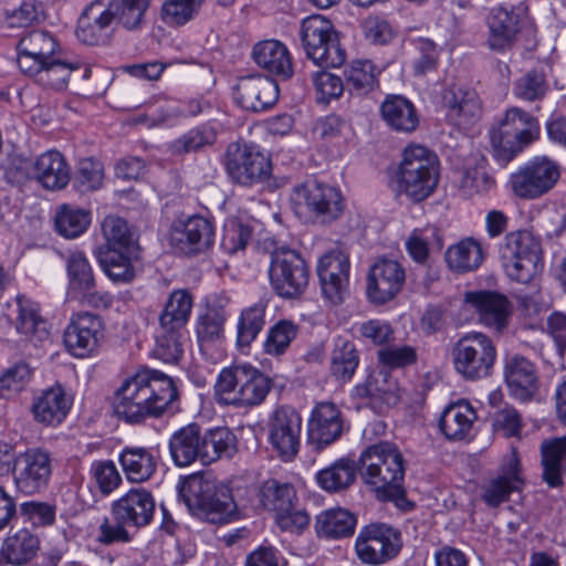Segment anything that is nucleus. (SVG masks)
Wrapping results in <instances>:
<instances>
[{
	"instance_id": "59",
	"label": "nucleus",
	"mask_w": 566,
	"mask_h": 566,
	"mask_svg": "<svg viewBox=\"0 0 566 566\" xmlns=\"http://www.w3.org/2000/svg\"><path fill=\"white\" fill-rule=\"evenodd\" d=\"M203 0H167L161 7V19L168 25H184L198 13Z\"/></svg>"
},
{
	"instance_id": "26",
	"label": "nucleus",
	"mask_w": 566,
	"mask_h": 566,
	"mask_svg": "<svg viewBox=\"0 0 566 566\" xmlns=\"http://www.w3.org/2000/svg\"><path fill=\"white\" fill-rule=\"evenodd\" d=\"M442 106L448 122L460 128L472 126L482 113L476 92L461 86H452L444 91Z\"/></svg>"
},
{
	"instance_id": "39",
	"label": "nucleus",
	"mask_w": 566,
	"mask_h": 566,
	"mask_svg": "<svg viewBox=\"0 0 566 566\" xmlns=\"http://www.w3.org/2000/svg\"><path fill=\"white\" fill-rule=\"evenodd\" d=\"M119 463L128 481L143 483L148 481L157 470V459L150 449L126 447L119 454Z\"/></svg>"
},
{
	"instance_id": "64",
	"label": "nucleus",
	"mask_w": 566,
	"mask_h": 566,
	"mask_svg": "<svg viewBox=\"0 0 566 566\" xmlns=\"http://www.w3.org/2000/svg\"><path fill=\"white\" fill-rule=\"evenodd\" d=\"M252 230L238 219H229L224 223L221 247L224 252L234 254L245 249L251 239Z\"/></svg>"
},
{
	"instance_id": "58",
	"label": "nucleus",
	"mask_w": 566,
	"mask_h": 566,
	"mask_svg": "<svg viewBox=\"0 0 566 566\" xmlns=\"http://www.w3.org/2000/svg\"><path fill=\"white\" fill-rule=\"evenodd\" d=\"M227 313L222 307L210 306L201 314L197 323V336L200 343H212L223 333Z\"/></svg>"
},
{
	"instance_id": "24",
	"label": "nucleus",
	"mask_w": 566,
	"mask_h": 566,
	"mask_svg": "<svg viewBox=\"0 0 566 566\" xmlns=\"http://www.w3.org/2000/svg\"><path fill=\"white\" fill-rule=\"evenodd\" d=\"M342 413L333 402H318L308 421V442L321 450L335 442L343 433Z\"/></svg>"
},
{
	"instance_id": "8",
	"label": "nucleus",
	"mask_w": 566,
	"mask_h": 566,
	"mask_svg": "<svg viewBox=\"0 0 566 566\" xmlns=\"http://www.w3.org/2000/svg\"><path fill=\"white\" fill-rule=\"evenodd\" d=\"M500 259L506 275L518 283L531 282L543 270L541 242L527 230L505 235L500 247Z\"/></svg>"
},
{
	"instance_id": "7",
	"label": "nucleus",
	"mask_w": 566,
	"mask_h": 566,
	"mask_svg": "<svg viewBox=\"0 0 566 566\" xmlns=\"http://www.w3.org/2000/svg\"><path fill=\"white\" fill-rule=\"evenodd\" d=\"M496 347L491 337L481 332H469L457 339L450 356L455 373L467 381H478L491 376Z\"/></svg>"
},
{
	"instance_id": "3",
	"label": "nucleus",
	"mask_w": 566,
	"mask_h": 566,
	"mask_svg": "<svg viewBox=\"0 0 566 566\" xmlns=\"http://www.w3.org/2000/svg\"><path fill=\"white\" fill-rule=\"evenodd\" d=\"M178 494L192 515L209 523H228L237 513L229 490L210 475H188L180 483Z\"/></svg>"
},
{
	"instance_id": "45",
	"label": "nucleus",
	"mask_w": 566,
	"mask_h": 566,
	"mask_svg": "<svg viewBox=\"0 0 566 566\" xmlns=\"http://www.w3.org/2000/svg\"><path fill=\"white\" fill-rule=\"evenodd\" d=\"M102 232L106 241L104 251H119L136 254L139 250L135 233L127 222L115 216L106 217L102 222Z\"/></svg>"
},
{
	"instance_id": "49",
	"label": "nucleus",
	"mask_w": 566,
	"mask_h": 566,
	"mask_svg": "<svg viewBox=\"0 0 566 566\" xmlns=\"http://www.w3.org/2000/svg\"><path fill=\"white\" fill-rule=\"evenodd\" d=\"M359 358L355 345L338 337L331 354V373L339 381H349L358 367Z\"/></svg>"
},
{
	"instance_id": "13",
	"label": "nucleus",
	"mask_w": 566,
	"mask_h": 566,
	"mask_svg": "<svg viewBox=\"0 0 566 566\" xmlns=\"http://www.w3.org/2000/svg\"><path fill=\"white\" fill-rule=\"evenodd\" d=\"M224 166L230 178L241 186L263 182L271 176L270 159L253 146L231 143L224 155Z\"/></svg>"
},
{
	"instance_id": "35",
	"label": "nucleus",
	"mask_w": 566,
	"mask_h": 566,
	"mask_svg": "<svg viewBox=\"0 0 566 566\" xmlns=\"http://www.w3.org/2000/svg\"><path fill=\"white\" fill-rule=\"evenodd\" d=\"M386 125L397 133H412L419 126L415 105L402 95H388L380 105Z\"/></svg>"
},
{
	"instance_id": "4",
	"label": "nucleus",
	"mask_w": 566,
	"mask_h": 566,
	"mask_svg": "<svg viewBox=\"0 0 566 566\" xmlns=\"http://www.w3.org/2000/svg\"><path fill=\"white\" fill-rule=\"evenodd\" d=\"M439 181V160L434 153L421 145L405 148L398 170L391 180L397 196H406L418 203L433 193Z\"/></svg>"
},
{
	"instance_id": "11",
	"label": "nucleus",
	"mask_w": 566,
	"mask_h": 566,
	"mask_svg": "<svg viewBox=\"0 0 566 566\" xmlns=\"http://www.w3.org/2000/svg\"><path fill=\"white\" fill-rule=\"evenodd\" d=\"M269 277L277 295L294 298L305 291L310 271L300 253L289 248H280L271 254Z\"/></svg>"
},
{
	"instance_id": "28",
	"label": "nucleus",
	"mask_w": 566,
	"mask_h": 566,
	"mask_svg": "<svg viewBox=\"0 0 566 566\" xmlns=\"http://www.w3.org/2000/svg\"><path fill=\"white\" fill-rule=\"evenodd\" d=\"M18 52L17 62L22 73L35 70L40 63L60 54L55 38L44 30H33L22 36L18 43Z\"/></svg>"
},
{
	"instance_id": "51",
	"label": "nucleus",
	"mask_w": 566,
	"mask_h": 566,
	"mask_svg": "<svg viewBox=\"0 0 566 566\" xmlns=\"http://www.w3.org/2000/svg\"><path fill=\"white\" fill-rule=\"evenodd\" d=\"M217 140V130L209 124L193 127L172 140L169 149L175 155L198 153L212 146Z\"/></svg>"
},
{
	"instance_id": "9",
	"label": "nucleus",
	"mask_w": 566,
	"mask_h": 566,
	"mask_svg": "<svg viewBox=\"0 0 566 566\" xmlns=\"http://www.w3.org/2000/svg\"><path fill=\"white\" fill-rule=\"evenodd\" d=\"M302 45L308 59L323 67H339L346 61L339 34L333 23L321 14L303 20L300 30Z\"/></svg>"
},
{
	"instance_id": "50",
	"label": "nucleus",
	"mask_w": 566,
	"mask_h": 566,
	"mask_svg": "<svg viewBox=\"0 0 566 566\" xmlns=\"http://www.w3.org/2000/svg\"><path fill=\"white\" fill-rule=\"evenodd\" d=\"M69 286L83 296H92L95 287V279L92 268L83 252L74 251L66 260Z\"/></svg>"
},
{
	"instance_id": "43",
	"label": "nucleus",
	"mask_w": 566,
	"mask_h": 566,
	"mask_svg": "<svg viewBox=\"0 0 566 566\" xmlns=\"http://www.w3.org/2000/svg\"><path fill=\"white\" fill-rule=\"evenodd\" d=\"M39 547V538L29 530L22 528L4 539L1 555L8 564L22 566L36 555Z\"/></svg>"
},
{
	"instance_id": "31",
	"label": "nucleus",
	"mask_w": 566,
	"mask_h": 566,
	"mask_svg": "<svg viewBox=\"0 0 566 566\" xmlns=\"http://www.w3.org/2000/svg\"><path fill=\"white\" fill-rule=\"evenodd\" d=\"M72 403V398L64 388L56 385L43 390L34 398L31 411L39 423L55 427L66 418Z\"/></svg>"
},
{
	"instance_id": "12",
	"label": "nucleus",
	"mask_w": 566,
	"mask_h": 566,
	"mask_svg": "<svg viewBox=\"0 0 566 566\" xmlns=\"http://www.w3.org/2000/svg\"><path fill=\"white\" fill-rule=\"evenodd\" d=\"M402 548L401 533L386 523L364 526L355 542L356 555L363 564L378 566L396 558Z\"/></svg>"
},
{
	"instance_id": "55",
	"label": "nucleus",
	"mask_w": 566,
	"mask_h": 566,
	"mask_svg": "<svg viewBox=\"0 0 566 566\" xmlns=\"http://www.w3.org/2000/svg\"><path fill=\"white\" fill-rule=\"evenodd\" d=\"M54 222L55 229L61 235L72 239L85 232L91 218L90 212L84 209L63 205L57 209Z\"/></svg>"
},
{
	"instance_id": "57",
	"label": "nucleus",
	"mask_w": 566,
	"mask_h": 566,
	"mask_svg": "<svg viewBox=\"0 0 566 566\" xmlns=\"http://www.w3.org/2000/svg\"><path fill=\"white\" fill-rule=\"evenodd\" d=\"M298 333L292 321L281 319L270 327L264 342V352L271 356L283 355Z\"/></svg>"
},
{
	"instance_id": "23",
	"label": "nucleus",
	"mask_w": 566,
	"mask_h": 566,
	"mask_svg": "<svg viewBox=\"0 0 566 566\" xmlns=\"http://www.w3.org/2000/svg\"><path fill=\"white\" fill-rule=\"evenodd\" d=\"M103 338V323L97 315L82 313L72 319L64 332V344L76 357L93 353Z\"/></svg>"
},
{
	"instance_id": "47",
	"label": "nucleus",
	"mask_w": 566,
	"mask_h": 566,
	"mask_svg": "<svg viewBox=\"0 0 566 566\" xmlns=\"http://www.w3.org/2000/svg\"><path fill=\"white\" fill-rule=\"evenodd\" d=\"M356 523L357 520L353 513L337 507L327 510L316 517V530L325 537H347L354 533Z\"/></svg>"
},
{
	"instance_id": "42",
	"label": "nucleus",
	"mask_w": 566,
	"mask_h": 566,
	"mask_svg": "<svg viewBox=\"0 0 566 566\" xmlns=\"http://www.w3.org/2000/svg\"><path fill=\"white\" fill-rule=\"evenodd\" d=\"M192 308V296L187 290H175L170 293L159 315V326L165 331H181L189 321Z\"/></svg>"
},
{
	"instance_id": "15",
	"label": "nucleus",
	"mask_w": 566,
	"mask_h": 566,
	"mask_svg": "<svg viewBox=\"0 0 566 566\" xmlns=\"http://www.w3.org/2000/svg\"><path fill=\"white\" fill-rule=\"evenodd\" d=\"M52 474L50 453L40 448L28 449L17 455L13 479L17 489L27 495L44 490Z\"/></svg>"
},
{
	"instance_id": "10",
	"label": "nucleus",
	"mask_w": 566,
	"mask_h": 566,
	"mask_svg": "<svg viewBox=\"0 0 566 566\" xmlns=\"http://www.w3.org/2000/svg\"><path fill=\"white\" fill-rule=\"evenodd\" d=\"M538 134L539 127L535 117L518 107L507 109L499 128L491 135L495 158L501 164H507L535 140Z\"/></svg>"
},
{
	"instance_id": "33",
	"label": "nucleus",
	"mask_w": 566,
	"mask_h": 566,
	"mask_svg": "<svg viewBox=\"0 0 566 566\" xmlns=\"http://www.w3.org/2000/svg\"><path fill=\"white\" fill-rule=\"evenodd\" d=\"M201 429L197 423H190L175 431L169 439V452L177 467H188L199 461L201 463Z\"/></svg>"
},
{
	"instance_id": "56",
	"label": "nucleus",
	"mask_w": 566,
	"mask_h": 566,
	"mask_svg": "<svg viewBox=\"0 0 566 566\" xmlns=\"http://www.w3.org/2000/svg\"><path fill=\"white\" fill-rule=\"evenodd\" d=\"M347 86L357 94H366L377 85L376 66L369 60H357L352 62L345 70Z\"/></svg>"
},
{
	"instance_id": "37",
	"label": "nucleus",
	"mask_w": 566,
	"mask_h": 566,
	"mask_svg": "<svg viewBox=\"0 0 566 566\" xmlns=\"http://www.w3.org/2000/svg\"><path fill=\"white\" fill-rule=\"evenodd\" d=\"M252 56L255 63L273 73L290 78L293 75L292 59L286 46L276 40H266L254 45Z\"/></svg>"
},
{
	"instance_id": "32",
	"label": "nucleus",
	"mask_w": 566,
	"mask_h": 566,
	"mask_svg": "<svg viewBox=\"0 0 566 566\" xmlns=\"http://www.w3.org/2000/svg\"><path fill=\"white\" fill-rule=\"evenodd\" d=\"M81 69L80 63L65 61L57 54L54 59L36 65L35 70H28L23 74L44 90L61 92L67 87L71 75Z\"/></svg>"
},
{
	"instance_id": "46",
	"label": "nucleus",
	"mask_w": 566,
	"mask_h": 566,
	"mask_svg": "<svg viewBox=\"0 0 566 566\" xmlns=\"http://www.w3.org/2000/svg\"><path fill=\"white\" fill-rule=\"evenodd\" d=\"M268 302H259L244 307L238 318L237 344L239 347H249L265 325Z\"/></svg>"
},
{
	"instance_id": "30",
	"label": "nucleus",
	"mask_w": 566,
	"mask_h": 566,
	"mask_svg": "<svg viewBox=\"0 0 566 566\" xmlns=\"http://www.w3.org/2000/svg\"><path fill=\"white\" fill-rule=\"evenodd\" d=\"M486 44L494 52H506L516 42L520 32L518 15L503 7L492 9L486 18Z\"/></svg>"
},
{
	"instance_id": "61",
	"label": "nucleus",
	"mask_w": 566,
	"mask_h": 566,
	"mask_svg": "<svg viewBox=\"0 0 566 566\" xmlns=\"http://www.w3.org/2000/svg\"><path fill=\"white\" fill-rule=\"evenodd\" d=\"M43 18V3L36 0L22 1L19 7L6 12V23L9 28H28Z\"/></svg>"
},
{
	"instance_id": "29",
	"label": "nucleus",
	"mask_w": 566,
	"mask_h": 566,
	"mask_svg": "<svg viewBox=\"0 0 566 566\" xmlns=\"http://www.w3.org/2000/svg\"><path fill=\"white\" fill-rule=\"evenodd\" d=\"M170 241L181 253H198L212 243L213 229L206 218L193 216L174 227Z\"/></svg>"
},
{
	"instance_id": "22",
	"label": "nucleus",
	"mask_w": 566,
	"mask_h": 566,
	"mask_svg": "<svg viewBox=\"0 0 566 566\" xmlns=\"http://www.w3.org/2000/svg\"><path fill=\"white\" fill-rule=\"evenodd\" d=\"M235 99L247 111H266L279 99V85L265 75L243 76L235 86Z\"/></svg>"
},
{
	"instance_id": "27",
	"label": "nucleus",
	"mask_w": 566,
	"mask_h": 566,
	"mask_svg": "<svg viewBox=\"0 0 566 566\" xmlns=\"http://www.w3.org/2000/svg\"><path fill=\"white\" fill-rule=\"evenodd\" d=\"M27 176L35 179L45 189L60 190L66 187L71 179L70 167L63 155L49 150L33 160L25 161Z\"/></svg>"
},
{
	"instance_id": "53",
	"label": "nucleus",
	"mask_w": 566,
	"mask_h": 566,
	"mask_svg": "<svg viewBox=\"0 0 566 566\" xmlns=\"http://www.w3.org/2000/svg\"><path fill=\"white\" fill-rule=\"evenodd\" d=\"M98 261L105 274L114 282H130L135 276V270L132 264L136 254H128L119 251H98Z\"/></svg>"
},
{
	"instance_id": "48",
	"label": "nucleus",
	"mask_w": 566,
	"mask_h": 566,
	"mask_svg": "<svg viewBox=\"0 0 566 566\" xmlns=\"http://www.w3.org/2000/svg\"><path fill=\"white\" fill-rule=\"evenodd\" d=\"M115 24L129 32L140 31L146 24L151 0H109Z\"/></svg>"
},
{
	"instance_id": "52",
	"label": "nucleus",
	"mask_w": 566,
	"mask_h": 566,
	"mask_svg": "<svg viewBox=\"0 0 566 566\" xmlns=\"http://www.w3.org/2000/svg\"><path fill=\"white\" fill-rule=\"evenodd\" d=\"M262 505L279 515V513L287 512L295 504L296 492L290 483H280L277 480L271 479L265 481L261 486Z\"/></svg>"
},
{
	"instance_id": "21",
	"label": "nucleus",
	"mask_w": 566,
	"mask_h": 566,
	"mask_svg": "<svg viewBox=\"0 0 566 566\" xmlns=\"http://www.w3.org/2000/svg\"><path fill=\"white\" fill-rule=\"evenodd\" d=\"M464 302L482 325L496 332L507 327L513 307L506 296L492 291H471L464 294Z\"/></svg>"
},
{
	"instance_id": "34",
	"label": "nucleus",
	"mask_w": 566,
	"mask_h": 566,
	"mask_svg": "<svg viewBox=\"0 0 566 566\" xmlns=\"http://www.w3.org/2000/svg\"><path fill=\"white\" fill-rule=\"evenodd\" d=\"M476 418L474 408L467 400H459L444 408L439 428L448 440L460 441L470 436Z\"/></svg>"
},
{
	"instance_id": "14",
	"label": "nucleus",
	"mask_w": 566,
	"mask_h": 566,
	"mask_svg": "<svg viewBox=\"0 0 566 566\" xmlns=\"http://www.w3.org/2000/svg\"><path fill=\"white\" fill-rule=\"evenodd\" d=\"M560 177L557 163L546 156L535 157L511 175V188L522 199H537L551 191Z\"/></svg>"
},
{
	"instance_id": "36",
	"label": "nucleus",
	"mask_w": 566,
	"mask_h": 566,
	"mask_svg": "<svg viewBox=\"0 0 566 566\" xmlns=\"http://www.w3.org/2000/svg\"><path fill=\"white\" fill-rule=\"evenodd\" d=\"M17 306V332L22 335L25 340L38 346L49 337L48 324L40 314L39 304L25 296H18Z\"/></svg>"
},
{
	"instance_id": "19",
	"label": "nucleus",
	"mask_w": 566,
	"mask_h": 566,
	"mask_svg": "<svg viewBox=\"0 0 566 566\" xmlns=\"http://www.w3.org/2000/svg\"><path fill=\"white\" fill-rule=\"evenodd\" d=\"M156 503L153 494L144 488H133L114 501L111 515L129 527L140 530L154 518Z\"/></svg>"
},
{
	"instance_id": "40",
	"label": "nucleus",
	"mask_w": 566,
	"mask_h": 566,
	"mask_svg": "<svg viewBox=\"0 0 566 566\" xmlns=\"http://www.w3.org/2000/svg\"><path fill=\"white\" fill-rule=\"evenodd\" d=\"M356 474V462L348 458H342L319 470L315 475V480L324 491L339 493L354 484Z\"/></svg>"
},
{
	"instance_id": "54",
	"label": "nucleus",
	"mask_w": 566,
	"mask_h": 566,
	"mask_svg": "<svg viewBox=\"0 0 566 566\" xmlns=\"http://www.w3.org/2000/svg\"><path fill=\"white\" fill-rule=\"evenodd\" d=\"M430 247H436L439 250L443 247L442 235L434 226L413 230L406 241V249L409 255L418 263L427 261Z\"/></svg>"
},
{
	"instance_id": "16",
	"label": "nucleus",
	"mask_w": 566,
	"mask_h": 566,
	"mask_svg": "<svg viewBox=\"0 0 566 566\" xmlns=\"http://www.w3.org/2000/svg\"><path fill=\"white\" fill-rule=\"evenodd\" d=\"M269 440L284 461L295 458L300 450L302 418L290 406L277 407L269 418Z\"/></svg>"
},
{
	"instance_id": "41",
	"label": "nucleus",
	"mask_w": 566,
	"mask_h": 566,
	"mask_svg": "<svg viewBox=\"0 0 566 566\" xmlns=\"http://www.w3.org/2000/svg\"><path fill=\"white\" fill-rule=\"evenodd\" d=\"M484 260L481 243L473 238H465L450 245L446 252V262L450 270L467 273L476 270Z\"/></svg>"
},
{
	"instance_id": "20",
	"label": "nucleus",
	"mask_w": 566,
	"mask_h": 566,
	"mask_svg": "<svg viewBox=\"0 0 566 566\" xmlns=\"http://www.w3.org/2000/svg\"><path fill=\"white\" fill-rule=\"evenodd\" d=\"M406 281L405 270L395 260L381 259L369 270L366 292L374 304H385L392 300Z\"/></svg>"
},
{
	"instance_id": "44",
	"label": "nucleus",
	"mask_w": 566,
	"mask_h": 566,
	"mask_svg": "<svg viewBox=\"0 0 566 566\" xmlns=\"http://www.w3.org/2000/svg\"><path fill=\"white\" fill-rule=\"evenodd\" d=\"M237 452V440L230 429L218 427L202 436L201 464H210L223 457L231 458Z\"/></svg>"
},
{
	"instance_id": "18",
	"label": "nucleus",
	"mask_w": 566,
	"mask_h": 566,
	"mask_svg": "<svg viewBox=\"0 0 566 566\" xmlns=\"http://www.w3.org/2000/svg\"><path fill=\"white\" fill-rule=\"evenodd\" d=\"M113 24L115 18L109 0H94L78 18L77 39L88 45L106 44L111 40Z\"/></svg>"
},
{
	"instance_id": "60",
	"label": "nucleus",
	"mask_w": 566,
	"mask_h": 566,
	"mask_svg": "<svg viewBox=\"0 0 566 566\" xmlns=\"http://www.w3.org/2000/svg\"><path fill=\"white\" fill-rule=\"evenodd\" d=\"M548 90L545 74L542 71L532 70L520 77L514 85V94L517 98L535 102L542 99Z\"/></svg>"
},
{
	"instance_id": "25",
	"label": "nucleus",
	"mask_w": 566,
	"mask_h": 566,
	"mask_svg": "<svg viewBox=\"0 0 566 566\" xmlns=\"http://www.w3.org/2000/svg\"><path fill=\"white\" fill-rule=\"evenodd\" d=\"M504 379L510 395L521 401L531 400L538 391V371L533 361L514 354L505 359Z\"/></svg>"
},
{
	"instance_id": "5",
	"label": "nucleus",
	"mask_w": 566,
	"mask_h": 566,
	"mask_svg": "<svg viewBox=\"0 0 566 566\" xmlns=\"http://www.w3.org/2000/svg\"><path fill=\"white\" fill-rule=\"evenodd\" d=\"M272 380L258 368L234 365L223 368L214 386L219 402L237 408H252L261 405L269 395Z\"/></svg>"
},
{
	"instance_id": "62",
	"label": "nucleus",
	"mask_w": 566,
	"mask_h": 566,
	"mask_svg": "<svg viewBox=\"0 0 566 566\" xmlns=\"http://www.w3.org/2000/svg\"><path fill=\"white\" fill-rule=\"evenodd\" d=\"M181 331H165L159 327L154 356L164 363L176 364L182 355Z\"/></svg>"
},
{
	"instance_id": "63",
	"label": "nucleus",
	"mask_w": 566,
	"mask_h": 566,
	"mask_svg": "<svg viewBox=\"0 0 566 566\" xmlns=\"http://www.w3.org/2000/svg\"><path fill=\"white\" fill-rule=\"evenodd\" d=\"M104 180L102 163L93 158H83L78 163L75 175V185L81 192L98 189Z\"/></svg>"
},
{
	"instance_id": "17",
	"label": "nucleus",
	"mask_w": 566,
	"mask_h": 566,
	"mask_svg": "<svg viewBox=\"0 0 566 566\" xmlns=\"http://www.w3.org/2000/svg\"><path fill=\"white\" fill-rule=\"evenodd\" d=\"M349 259L342 252L324 254L317 264L323 296L334 305L340 304L349 294Z\"/></svg>"
},
{
	"instance_id": "1",
	"label": "nucleus",
	"mask_w": 566,
	"mask_h": 566,
	"mask_svg": "<svg viewBox=\"0 0 566 566\" xmlns=\"http://www.w3.org/2000/svg\"><path fill=\"white\" fill-rule=\"evenodd\" d=\"M178 399L171 377L155 369H143L125 379L115 391V413L128 423L159 418Z\"/></svg>"
},
{
	"instance_id": "38",
	"label": "nucleus",
	"mask_w": 566,
	"mask_h": 566,
	"mask_svg": "<svg viewBox=\"0 0 566 566\" xmlns=\"http://www.w3.org/2000/svg\"><path fill=\"white\" fill-rule=\"evenodd\" d=\"M542 478L551 488L563 484L566 472V437L544 440L541 444Z\"/></svg>"
},
{
	"instance_id": "2",
	"label": "nucleus",
	"mask_w": 566,
	"mask_h": 566,
	"mask_svg": "<svg viewBox=\"0 0 566 566\" xmlns=\"http://www.w3.org/2000/svg\"><path fill=\"white\" fill-rule=\"evenodd\" d=\"M360 476L376 497L390 501L401 511H411L415 504L406 496L402 486L405 461L399 449L390 442H379L366 448L359 457Z\"/></svg>"
},
{
	"instance_id": "6",
	"label": "nucleus",
	"mask_w": 566,
	"mask_h": 566,
	"mask_svg": "<svg viewBox=\"0 0 566 566\" xmlns=\"http://www.w3.org/2000/svg\"><path fill=\"white\" fill-rule=\"evenodd\" d=\"M291 209L303 222L329 224L339 219L345 202L338 188L317 180L295 186L290 195Z\"/></svg>"
}]
</instances>
